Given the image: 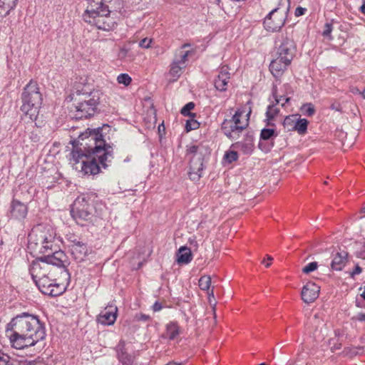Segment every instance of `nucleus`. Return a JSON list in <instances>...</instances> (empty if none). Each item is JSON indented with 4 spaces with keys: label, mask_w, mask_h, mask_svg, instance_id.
<instances>
[{
    "label": "nucleus",
    "mask_w": 365,
    "mask_h": 365,
    "mask_svg": "<svg viewBox=\"0 0 365 365\" xmlns=\"http://www.w3.org/2000/svg\"><path fill=\"white\" fill-rule=\"evenodd\" d=\"M152 39L145 38L139 42V46L143 48H148L150 46Z\"/></svg>",
    "instance_id": "nucleus-43"
},
{
    "label": "nucleus",
    "mask_w": 365,
    "mask_h": 365,
    "mask_svg": "<svg viewBox=\"0 0 365 365\" xmlns=\"http://www.w3.org/2000/svg\"><path fill=\"white\" fill-rule=\"evenodd\" d=\"M361 296L363 297L364 299H365V287L363 292L361 293Z\"/></svg>",
    "instance_id": "nucleus-56"
},
{
    "label": "nucleus",
    "mask_w": 365,
    "mask_h": 365,
    "mask_svg": "<svg viewBox=\"0 0 365 365\" xmlns=\"http://www.w3.org/2000/svg\"><path fill=\"white\" fill-rule=\"evenodd\" d=\"M99 100L100 93L92 85L79 83L76 86V91L71 96V112L76 118L90 117L94 114Z\"/></svg>",
    "instance_id": "nucleus-4"
},
{
    "label": "nucleus",
    "mask_w": 365,
    "mask_h": 365,
    "mask_svg": "<svg viewBox=\"0 0 365 365\" xmlns=\"http://www.w3.org/2000/svg\"><path fill=\"white\" fill-rule=\"evenodd\" d=\"M307 11V9L305 8H303V7H301V6H298L295 9V11H294V15L296 16H302L305 14V11Z\"/></svg>",
    "instance_id": "nucleus-44"
},
{
    "label": "nucleus",
    "mask_w": 365,
    "mask_h": 365,
    "mask_svg": "<svg viewBox=\"0 0 365 365\" xmlns=\"http://www.w3.org/2000/svg\"><path fill=\"white\" fill-rule=\"evenodd\" d=\"M87 1L88 6L83 14V20L98 29L111 31L114 26V20L109 16L110 11L103 0Z\"/></svg>",
    "instance_id": "nucleus-5"
},
{
    "label": "nucleus",
    "mask_w": 365,
    "mask_h": 365,
    "mask_svg": "<svg viewBox=\"0 0 365 365\" xmlns=\"http://www.w3.org/2000/svg\"><path fill=\"white\" fill-rule=\"evenodd\" d=\"M190 46V44H188V43H184V44L181 46V48L182 49V48H185L188 47V46Z\"/></svg>",
    "instance_id": "nucleus-55"
},
{
    "label": "nucleus",
    "mask_w": 365,
    "mask_h": 365,
    "mask_svg": "<svg viewBox=\"0 0 365 365\" xmlns=\"http://www.w3.org/2000/svg\"><path fill=\"white\" fill-rule=\"evenodd\" d=\"M320 287L314 282L307 283L302 290V299L305 303H311L315 301L319 294Z\"/></svg>",
    "instance_id": "nucleus-15"
},
{
    "label": "nucleus",
    "mask_w": 365,
    "mask_h": 365,
    "mask_svg": "<svg viewBox=\"0 0 365 365\" xmlns=\"http://www.w3.org/2000/svg\"><path fill=\"white\" fill-rule=\"evenodd\" d=\"M115 319H116L117 318V312H118V308L116 307H115Z\"/></svg>",
    "instance_id": "nucleus-58"
},
{
    "label": "nucleus",
    "mask_w": 365,
    "mask_h": 365,
    "mask_svg": "<svg viewBox=\"0 0 365 365\" xmlns=\"http://www.w3.org/2000/svg\"><path fill=\"white\" fill-rule=\"evenodd\" d=\"M216 1H217V3H219V2H220V0H216Z\"/></svg>",
    "instance_id": "nucleus-63"
},
{
    "label": "nucleus",
    "mask_w": 365,
    "mask_h": 365,
    "mask_svg": "<svg viewBox=\"0 0 365 365\" xmlns=\"http://www.w3.org/2000/svg\"><path fill=\"white\" fill-rule=\"evenodd\" d=\"M68 248L73 258L78 261H83L88 255V249L86 243L77 239L75 236L68 238Z\"/></svg>",
    "instance_id": "nucleus-12"
},
{
    "label": "nucleus",
    "mask_w": 365,
    "mask_h": 365,
    "mask_svg": "<svg viewBox=\"0 0 365 365\" xmlns=\"http://www.w3.org/2000/svg\"><path fill=\"white\" fill-rule=\"evenodd\" d=\"M258 365H267V364H266V363L262 362V363L259 364Z\"/></svg>",
    "instance_id": "nucleus-61"
},
{
    "label": "nucleus",
    "mask_w": 365,
    "mask_h": 365,
    "mask_svg": "<svg viewBox=\"0 0 365 365\" xmlns=\"http://www.w3.org/2000/svg\"><path fill=\"white\" fill-rule=\"evenodd\" d=\"M254 143L252 140L247 139L245 141H240L233 143L231 148L237 150L245 155H250L254 150Z\"/></svg>",
    "instance_id": "nucleus-22"
},
{
    "label": "nucleus",
    "mask_w": 365,
    "mask_h": 365,
    "mask_svg": "<svg viewBox=\"0 0 365 365\" xmlns=\"http://www.w3.org/2000/svg\"><path fill=\"white\" fill-rule=\"evenodd\" d=\"M287 16V11L279 7L272 9L264 19V29L271 32L279 31L284 25Z\"/></svg>",
    "instance_id": "nucleus-11"
},
{
    "label": "nucleus",
    "mask_w": 365,
    "mask_h": 365,
    "mask_svg": "<svg viewBox=\"0 0 365 365\" xmlns=\"http://www.w3.org/2000/svg\"><path fill=\"white\" fill-rule=\"evenodd\" d=\"M362 95H363L364 98H365V89L364 90Z\"/></svg>",
    "instance_id": "nucleus-59"
},
{
    "label": "nucleus",
    "mask_w": 365,
    "mask_h": 365,
    "mask_svg": "<svg viewBox=\"0 0 365 365\" xmlns=\"http://www.w3.org/2000/svg\"><path fill=\"white\" fill-rule=\"evenodd\" d=\"M162 309V305L160 303L156 302L153 306V309L154 312H158L160 310H161Z\"/></svg>",
    "instance_id": "nucleus-46"
},
{
    "label": "nucleus",
    "mask_w": 365,
    "mask_h": 365,
    "mask_svg": "<svg viewBox=\"0 0 365 365\" xmlns=\"http://www.w3.org/2000/svg\"><path fill=\"white\" fill-rule=\"evenodd\" d=\"M66 256L63 252L54 251L52 255L37 257L30 267L33 280L60 274L61 280L68 282L70 275L66 269Z\"/></svg>",
    "instance_id": "nucleus-3"
},
{
    "label": "nucleus",
    "mask_w": 365,
    "mask_h": 365,
    "mask_svg": "<svg viewBox=\"0 0 365 365\" xmlns=\"http://www.w3.org/2000/svg\"><path fill=\"white\" fill-rule=\"evenodd\" d=\"M225 158L228 163H232L236 161L238 158L237 150L232 149L227 152L225 155Z\"/></svg>",
    "instance_id": "nucleus-39"
},
{
    "label": "nucleus",
    "mask_w": 365,
    "mask_h": 365,
    "mask_svg": "<svg viewBox=\"0 0 365 365\" xmlns=\"http://www.w3.org/2000/svg\"><path fill=\"white\" fill-rule=\"evenodd\" d=\"M148 318H149V317H148V316H145V315H142V316H141V319H142L143 320H145V321L148 320Z\"/></svg>",
    "instance_id": "nucleus-54"
},
{
    "label": "nucleus",
    "mask_w": 365,
    "mask_h": 365,
    "mask_svg": "<svg viewBox=\"0 0 365 365\" xmlns=\"http://www.w3.org/2000/svg\"><path fill=\"white\" fill-rule=\"evenodd\" d=\"M98 323L103 325H111L114 324V313L110 311H103L98 317Z\"/></svg>",
    "instance_id": "nucleus-27"
},
{
    "label": "nucleus",
    "mask_w": 365,
    "mask_h": 365,
    "mask_svg": "<svg viewBox=\"0 0 365 365\" xmlns=\"http://www.w3.org/2000/svg\"><path fill=\"white\" fill-rule=\"evenodd\" d=\"M348 253L346 252H337L333 258L331 267L335 271H341L347 262Z\"/></svg>",
    "instance_id": "nucleus-24"
},
{
    "label": "nucleus",
    "mask_w": 365,
    "mask_h": 365,
    "mask_svg": "<svg viewBox=\"0 0 365 365\" xmlns=\"http://www.w3.org/2000/svg\"><path fill=\"white\" fill-rule=\"evenodd\" d=\"M360 9H361V11L364 14H365V0L364 1L363 4L361 6Z\"/></svg>",
    "instance_id": "nucleus-52"
},
{
    "label": "nucleus",
    "mask_w": 365,
    "mask_h": 365,
    "mask_svg": "<svg viewBox=\"0 0 365 365\" xmlns=\"http://www.w3.org/2000/svg\"><path fill=\"white\" fill-rule=\"evenodd\" d=\"M295 43L292 38L286 36L277 51V56L282 57L284 61L292 62L295 53Z\"/></svg>",
    "instance_id": "nucleus-14"
},
{
    "label": "nucleus",
    "mask_w": 365,
    "mask_h": 365,
    "mask_svg": "<svg viewBox=\"0 0 365 365\" xmlns=\"http://www.w3.org/2000/svg\"><path fill=\"white\" fill-rule=\"evenodd\" d=\"M294 125V130L297 131L299 134H303L307 131L308 121L304 118L300 119L297 118Z\"/></svg>",
    "instance_id": "nucleus-30"
},
{
    "label": "nucleus",
    "mask_w": 365,
    "mask_h": 365,
    "mask_svg": "<svg viewBox=\"0 0 365 365\" xmlns=\"http://www.w3.org/2000/svg\"><path fill=\"white\" fill-rule=\"evenodd\" d=\"M153 119H154V120H153V124H155V121H156L155 116H154V117H153Z\"/></svg>",
    "instance_id": "nucleus-62"
},
{
    "label": "nucleus",
    "mask_w": 365,
    "mask_h": 365,
    "mask_svg": "<svg viewBox=\"0 0 365 365\" xmlns=\"http://www.w3.org/2000/svg\"><path fill=\"white\" fill-rule=\"evenodd\" d=\"M362 269L359 267V264H356L354 270L351 272V275L353 277L356 274H359L361 272Z\"/></svg>",
    "instance_id": "nucleus-45"
},
{
    "label": "nucleus",
    "mask_w": 365,
    "mask_h": 365,
    "mask_svg": "<svg viewBox=\"0 0 365 365\" xmlns=\"http://www.w3.org/2000/svg\"><path fill=\"white\" fill-rule=\"evenodd\" d=\"M227 66H222L215 78L214 84L217 90L220 91H225L227 90V83L230 78V74Z\"/></svg>",
    "instance_id": "nucleus-18"
},
{
    "label": "nucleus",
    "mask_w": 365,
    "mask_h": 365,
    "mask_svg": "<svg viewBox=\"0 0 365 365\" xmlns=\"http://www.w3.org/2000/svg\"><path fill=\"white\" fill-rule=\"evenodd\" d=\"M141 262H138V266L136 267H133V269H139L141 267Z\"/></svg>",
    "instance_id": "nucleus-57"
},
{
    "label": "nucleus",
    "mask_w": 365,
    "mask_h": 365,
    "mask_svg": "<svg viewBox=\"0 0 365 365\" xmlns=\"http://www.w3.org/2000/svg\"><path fill=\"white\" fill-rule=\"evenodd\" d=\"M267 259L269 260V262H266L265 259L262 260V263L265 265L266 267H269L271 265V262L272 261L273 258L271 256L267 255Z\"/></svg>",
    "instance_id": "nucleus-47"
},
{
    "label": "nucleus",
    "mask_w": 365,
    "mask_h": 365,
    "mask_svg": "<svg viewBox=\"0 0 365 365\" xmlns=\"http://www.w3.org/2000/svg\"><path fill=\"white\" fill-rule=\"evenodd\" d=\"M279 103H277V102L274 104L269 105L267 108V112H266V116L267 120H273L279 113V109L277 108V105Z\"/></svg>",
    "instance_id": "nucleus-29"
},
{
    "label": "nucleus",
    "mask_w": 365,
    "mask_h": 365,
    "mask_svg": "<svg viewBox=\"0 0 365 365\" xmlns=\"http://www.w3.org/2000/svg\"><path fill=\"white\" fill-rule=\"evenodd\" d=\"M356 319L361 322L365 321V313H360L356 317Z\"/></svg>",
    "instance_id": "nucleus-48"
},
{
    "label": "nucleus",
    "mask_w": 365,
    "mask_h": 365,
    "mask_svg": "<svg viewBox=\"0 0 365 365\" xmlns=\"http://www.w3.org/2000/svg\"><path fill=\"white\" fill-rule=\"evenodd\" d=\"M177 262L180 264H187L192 259V254L190 249L186 246L180 247L177 254Z\"/></svg>",
    "instance_id": "nucleus-23"
},
{
    "label": "nucleus",
    "mask_w": 365,
    "mask_h": 365,
    "mask_svg": "<svg viewBox=\"0 0 365 365\" xmlns=\"http://www.w3.org/2000/svg\"><path fill=\"white\" fill-rule=\"evenodd\" d=\"M333 30V26L331 23H326L324 24V31L322 32V36L324 37L328 38L329 40H331L333 37L331 36V34Z\"/></svg>",
    "instance_id": "nucleus-40"
},
{
    "label": "nucleus",
    "mask_w": 365,
    "mask_h": 365,
    "mask_svg": "<svg viewBox=\"0 0 365 365\" xmlns=\"http://www.w3.org/2000/svg\"><path fill=\"white\" fill-rule=\"evenodd\" d=\"M297 115H292L289 116H287L283 122L284 127L287 129L288 131L294 130V128L295 127V121L297 120Z\"/></svg>",
    "instance_id": "nucleus-31"
},
{
    "label": "nucleus",
    "mask_w": 365,
    "mask_h": 365,
    "mask_svg": "<svg viewBox=\"0 0 365 365\" xmlns=\"http://www.w3.org/2000/svg\"><path fill=\"white\" fill-rule=\"evenodd\" d=\"M179 334V327L176 323L167 325L165 336L169 339H174Z\"/></svg>",
    "instance_id": "nucleus-28"
},
{
    "label": "nucleus",
    "mask_w": 365,
    "mask_h": 365,
    "mask_svg": "<svg viewBox=\"0 0 365 365\" xmlns=\"http://www.w3.org/2000/svg\"><path fill=\"white\" fill-rule=\"evenodd\" d=\"M208 298L210 303L212 302V298L215 300L214 292L212 289L208 292Z\"/></svg>",
    "instance_id": "nucleus-49"
},
{
    "label": "nucleus",
    "mask_w": 365,
    "mask_h": 365,
    "mask_svg": "<svg viewBox=\"0 0 365 365\" xmlns=\"http://www.w3.org/2000/svg\"><path fill=\"white\" fill-rule=\"evenodd\" d=\"M165 365H182L181 362H173L170 361L166 364Z\"/></svg>",
    "instance_id": "nucleus-51"
},
{
    "label": "nucleus",
    "mask_w": 365,
    "mask_h": 365,
    "mask_svg": "<svg viewBox=\"0 0 365 365\" xmlns=\"http://www.w3.org/2000/svg\"><path fill=\"white\" fill-rule=\"evenodd\" d=\"M200 123L193 118L187 120L185 124V130L187 132H189L192 130H195L199 128Z\"/></svg>",
    "instance_id": "nucleus-38"
},
{
    "label": "nucleus",
    "mask_w": 365,
    "mask_h": 365,
    "mask_svg": "<svg viewBox=\"0 0 365 365\" xmlns=\"http://www.w3.org/2000/svg\"><path fill=\"white\" fill-rule=\"evenodd\" d=\"M290 63V62L284 61L282 57L277 56L276 58L271 61L269 64V70L272 74L277 78L282 76L284 71Z\"/></svg>",
    "instance_id": "nucleus-17"
},
{
    "label": "nucleus",
    "mask_w": 365,
    "mask_h": 365,
    "mask_svg": "<svg viewBox=\"0 0 365 365\" xmlns=\"http://www.w3.org/2000/svg\"><path fill=\"white\" fill-rule=\"evenodd\" d=\"M191 51H180V53L175 56L170 65L169 75L172 77V81H177L182 73V70L185 68L187 57Z\"/></svg>",
    "instance_id": "nucleus-13"
},
{
    "label": "nucleus",
    "mask_w": 365,
    "mask_h": 365,
    "mask_svg": "<svg viewBox=\"0 0 365 365\" xmlns=\"http://www.w3.org/2000/svg\"><path fill=\"white\" fill-rule=\"evenodd\" d=\"M133 44L134 42L124 44L118 51V58L124 61H133L137 56V53L133 51Z\"/></svg>",
    "instance_id": "nucleus-20"
},
{
    "label": "nucleus",
    "mask_w": 365,
    "mask_h": 365,
    "mask_svg": "<svg viewBox=\"0 0 365 365\" xmlns=\"http://www.w3.org/2000/svg\"><path fill=\"white\" fill-rule=\"evenodd\" d=\"M251 110H250L248 113L247 114V118L245 119H242V114L244 111L240 110H236L235 113L233 115L230 120H233V123L238 126V129H240L242 131L245 130L249 124V116L250 115Z\"/></svg>",
    "instance_id": "nucleus-25"
},
{
    "label": "nucleus",
    "mask_w": 365,
    "mask_h": 365,
    "mask_svg": "<svg viewBox=\"0 0 365 365\" xmlns=\"http://www.w3.org/2000/svg\"><path fill=\"white\" fill-rule=\"evenodd\" d=\"M318 267V264L317 262H312L309 263L302 269V272L304 274H309L314 270H316Z\"/></svg>",
    "instance_id": "nucleus-41"
},
{
    "label": "nucleus",
    "mask_w": 365,
    "mask_h": 365,
    "mask_svg": "<svg viewBox=\"0 0 365 365\" xmlns=\"http://www.w3.org/2000/svg\"><path fill=\"white\" fill-rule=\"evenodd\" d=\"M21 110L31 121L36 120L42 103V95L36 81H31L24 88L21 95Z\"/></svg>",
    "instance_id": "nucleus-7"
},
{
    "label": "nucleus",
    "mask_w": 365,
    "mask_h": 365,
    "mask_svg": "<svg viewBox=\"0 0 365 365\" xmlns=\"http://www.w3.org/2000/svg\"><path fill=\"white\" fill-rule=\"evenodd\" d=\"M55 276L45 277L34 279L36 285L38 287L39 290L44 294L51 297L59 296L63 294L66 290L67 282H57V279L54 278Z\"/></svg>",
    "instance_id": "nucleus-10"
},
{
    "label": "nucleus",
    "mask_w": 365,
    "mask_h": 365,
    "mask_svg": "<svg viewBox=\"0 0 365 365\" xmlns=\"http://www.w3.org/2000/svg\"><path fill=\"white\" fill-rule=\"evenodd\" d=\"M27 207L19 200H14L11 206V216L16 220L24 219L27 215Z\"/></svg>",
    "instance_id": "nucleus-19"
},
{
    "label": "nucleus",
    "mask_w": 365,
    "mask_h": 365,
    "mask_svg": "<svg viewBox=\"0 0 365 365\" xmlns=\"http://www.w3.org/2000/svg\"><path fill=\"white\" fill-rule=\"evenodd\" d=\"M204 147L200 145L187 146V156L190 160L189 178L192 181L198 180L201 177L203 168Z\"/></svg>",
    "instance_id": "nucleus-8"
},
{
    "label": "nucleus",
    "mask_w": 365,
    "mask_h": 365,
    "mask_svg": "<svg viewBox=\"0 0 365 365\" xmlns=\"http://www.w3.org/2000/svg\"><path fill=\"white\" fill-rule=\"evenodd\" d=\"M71 214L76 222L81 225H84L86 222L92 220L93 217L92 207L86 195H80L75 200L72 205Z\"/></svg>",
    "instance_id": "nucleus-9"
},
{
    "label": "nucleus",
    "mask_w": 365,
    "mask_h": 365,
    "mask_svg": "<svg viewBox=\"0 0 365 365\" xmlns=\"http://www.w3.org/2000/svg\"><path fill=\"white\" fill-rule=\"evenodd\" d=\"M0 365H13V361L9 355L0 352Z\"/></svg>",
    "instance_id": "nucleus-42"
},
{
    "label": "nucleus",
    "mask_w": 365,
    "mask_h": 365,
    "mask_svg": "<svg viewBox=\"0 0 365 365\" xmlns=\"http://www.w3.org/2000/svg\"><path fill=\"white\" fill-rule=\"evenodd\" d=\"M111 130L108 125H104L98 129L88 128L84 133L79 135L81 140L80 148H74L71 152V163L73 168L83 175H96L100 170L99 165L91 154L96 155L101 165L106 168L108 163H111L113 155L112 147L106 143L108 132Z\"/></svg>",
    "instance_id": "nucleus-1"
},
{
    "label": "nucleus",
    "mask_w": 365,
    "mask_h": 365,
    "mask_svg": "<svg viewBox=\"0 0 365 365\" xmlns=\"http://www.w3.org/2000/svg\"><path fill=\"white\" fill-rule=\"evenodd\" d=\"M293 89L289 83H284L282 88H280V92L279 93L276 88H273V96L275 99V102L277 103H281L282 107H284L285 104L289 103L290 101V97L289 95L293 93Z\"/></svg>",
    "instance_id": "nucleus-16"
},
{
    "label": "nucleus",
    "mask_w": 365,
    "mask_h": 365,
    "mask_svg": "<svg viewBox=\"0 0 365 365\" xmlns=\"http://www.w3.org/2000/svg\"><path fill=\"white\" fill-rule=\"evenodd\" d=\"M273 136H277V134H275V130L272 128H264L260 133L261 139L264 140H269Z\"/></svg>",
    "instance_id": "nucleus-34"
},
{
    "label": "nucleus",
    "mask_w": 365,
    "mask_h": 365,
    "mask_svg": "<svg viewBox=\"0 0 365 365\" xmlns=\"http://www.w3.org/2000/svg\"><path fill=\"white\" fill-rule=\"evenodd\" d=\"M303 113L307 116H312L315 113L314 106L312 103H305L301 108Z\"/></svg>",
    "instance_id": "nucleus-36"
},
{
    "label": "nucleus",
    "mask_w": 365,
    "mask_h": 365,
    "mask_svg": "<svg viewBox=\"0 0 365 365\" xmlns=\"http://www.w3.org/2000/svg\"><path fill=\"white\" fill-rule=\"evenodd\" d=\"M117 81L120 84H123L125 86H128L132 82L131 77L127 73H121L117 77Z\"/></svg>",
    "instance_id": "nucleus-35"
},
{
    "label": "nucleus",
    "mask_w": 365,
    "mask_h": 365,
    "mask_svg": "<svg viewBox=\"0 0 365 365\" xmlns=\"http://www.w3.org/2000/svg\"><path fill=\"white\" fill-rule=\"evenodd\" d=\"M6 332L12 346L17 349L34 346L46 336L38 317L27 313L13 318L7 324Z\"/></svg>",
    "instance_id": "nucleus-2"
},
{
    "label": "nucleus",
    "mask_w": 365,
    "mask_h": 365,
    "mask_svg": "<svg viewBox=\"0 0 365 365\" xmlns=\"http://www.w3.org/2000/svg\"><path fill=\"white\" fill-rule=\"evenodd\" d=\"M364 250L358 253V257L362 259H365V245L364 246Z\"/></svg>",
    "instance_id": "nucleus-50"
},
{
    "label": "nucleus",
    "mask_w": 365,
    "mask_h": 365,
    "mask_svg": "<svg viewBox=\"0 0 365 365\" xmlns=\"http://www.w3.org/2000/svg\"><path fill=\"white\" fill-rule=\"evenodd\" d=\"M225 135L230 138H234V135H238L242 132L240 129H238V126L233 123V120L225 119L221 127Z\"/></svg>",
    "instance_id": "nucleus-21"
},
{
    "label": "nucleus",
    "mask_w": 365,
    "mask_h": 365,
    "mask_svg": "<svg viewBox=\"0 0 365 365\" xmlns=\"http://www.w3.org/2000/svg\"><path fill=\"white\" fill-rule=\"evenodd\" d=\"M195 107V103L192 102H190L187 103L182 109H181V114L185 116H192L194 117L195 115L194 113H191L190 110H192Z\"/></svg>",
    "instance_id": "nucleus-37"
},
{
    "label": "nucleus",
    "mask_w": 365,
    "mask_h": 365,
    "mask_svg": "<svg viewBox=\"0 0 365 365\" xmlns=\"http://www.w3.org/2000/svg\"><path fill=\"white\" fill-rule=\"evenodd\" d=\"M338 107H339V106H336L334 104H332V105L331 106V109H333V110H339V108H338Z\"/></svg>",
    "instance_id": "nucleus-53"
},
{
    "label": "nucleus",
    "mask_w": 365,
    "mask_h": 365,
    "mask_svg": "<svg viewBox=\"0 0 365 365\" xmlns=\"http://www.w3.org/2000/svg\"><path fill=\"white\" fill-rule=\"evenodd\" d=\"M362 212H365V206L361 209Z\"/></svg>",
    "instance_id": "nucleus-60"
},
{
    "label": "nucleus",
    "mask_w": 365,
    "mask_h": 365,
    "mask_svg": "<svg viewBox=\"0 0 365 365\" xmlns=\"http://www.w3.org/2000/svg\"><path fill=\"white\" fill-rule=\"evenodd\" d=\"M18 0H0V14L6 16L14 9Z\"/></svg>",
    "instance_id": "nucleus-26"
},
{
    "label": "nucleus",
    "mask_w": 365,
    "mask_h": 365,
    "mask_svg": "<svg viewBox=\"0 0 365 365\" xmlns=\"http://www.w3.org/2000/svg\"><path fill=\"white\" fill-rule=\"evenodd\" d=\"M198 284L202 290L209 291L211 285V277L208 275H204L199 279Z\"/></svg>",
    "instance_id": "nucleus-32"
},
{
    "label": "nucleus",
    "mask_w": 365,
    "mask_h": 365,
    "mask_svg": "<svg viewBox=\"0 0 365 365\" xmlns=\"http://www.w3.org/2000/svg\"><path fill=\"white\" fill-rule=\"evenodd\" d=\"M324 345L327 346H329L331 352H334L336 350H339L341 347V344L339 341V339L336 337L330 339L327 342H324L322 346Z\"/></svg>",
    "instance_id": "nucleus-33"
},
{
    "label": "nucleus",
    "mask_w": 365,
    "mask_h": 365,
    "mask_svg": "<svg viewBox=\"0 0 365 365\" xmlns=\"http://www.w3.org/2000/svg\"><path fill=\"white\" fill-rule=\"evenodd\" d=\"M54 236L48 227L38 225L32 228L29 235L28 249L34 256L52 255Z\"/></svg>",
    "instance_id": "nucleus-6"
}]
</instances>
